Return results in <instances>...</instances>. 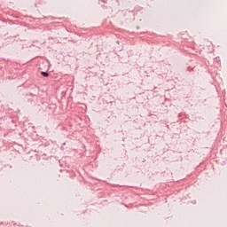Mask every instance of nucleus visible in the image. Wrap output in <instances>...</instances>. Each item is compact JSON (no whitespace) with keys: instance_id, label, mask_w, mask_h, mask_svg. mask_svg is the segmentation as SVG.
I'll return each instance as SVG.
<instances>
[{"instance_id":"obj_1","label":"nucleus","mask_w":227,"mask_h":227,"mask_svg":"<svg viewBox=\"0 0 227 227\" xmlns=\"http://www.w3.org/2000/svg\"><path fill=\"white\" fill-rule=\"evenodd\" d=\"M41 74L43 77H49V74H47L46 72H42Z\"/></svg>"}]
</instances>
